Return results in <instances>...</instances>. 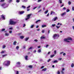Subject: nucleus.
Instances as JSON below:
<instances>
[{"instance_id": "nucleus-8", "label": "nucleus", "mask_w": 74, "mask_h": 74, "mask_svg": "<svg viewBox=\"0 0 74 74\" xmlns=\"http://www.w3.org/2000/svg\"><path fill=\"white\" fill-rule=\"evenodd\" d=\"M57 19H58V17H56L52 19V21L53 22H54V21H56Z\"/></svg>"}, {"instance_id": "nucleus-55", "label": "nucleus", "mask_w": 74, "mask_h": 74, "mask_svg": "<svg viewBox=\"0 0 74 74\" xmlns=\"http://www.w3.org/2000/svg\"><path fill=\"white\" fill-rule=\"evenodd\" d=\"M51 60L50 59H49L48 61H47V62H50V61H51Z\"/></svg>"}, {"instance_id": "nucleus-1", "label": "nucleus", "mask_w": 74, "mask_h": 74, "mask_svg": "<svg viewBox=\"0 0 74 74\" xmlns=\"http://www.w3.org/2000/svg\"><path fill=\"white\" fill-rule=\"evenodd\" d=\"M73 41V40L71 38L69 37L67 38H65L64 39V41L65 42H70Z\"/></svg>"}, {"instance_id": "nucleus-12", "label": "nucleus", "mask_w": 74, "mask_h": 74, "mask_svg": "<svg viewBox=\"0 0 74 74\" xmlns=\"http://www.w3.org/2000/svg\"><path fill=\"white\" fill-rule=\"evenodd\" d=\"M34 24L31 25V26H30V29H33V28H34Z\"/></svg>"}, {"instance_id": "nucleus-58", "label": "nucleus", "mask_w": 74, "mask_h": 74, "mask_svg": "<svg viewBox=\"0 0 74 74\" xmlns=\"http://www.w3.org/2000/svg\"><path fill=\"white\" fill-rule=\"evenodd\" d=\"M4 1V0H1L0 1V2H3Z\"/></svg>"}, {"instance_id": "nucleus-35", "label": "nucleus", "mask_w": 74, "mask_h": 74, "mask_svg": "<svg viewBox=\"0 0 74 74\" xmlns=\"http://www.w3.org/2000/svg\"><path fill=\"white\" fill-rule=\"evenodd\" d=\"M71 66V67H72V68L74 66V64L73 63L72 64Z\"/></svg>"}, {"instance_id": "nucleus-7", "label": "nucleus", "mask_w": 74, "mask_h": 74, "mask_svg": "<svg viewBox=\"0 0 74 74\" xmlns=\"http://www.w3.org/2000/svg\"><path fill=\"white\" fill-rule=\"evenodd\" d=\"M16 64V65L18 67H19V66L21 65V63H20L19 62H17Z\"/></svg>"}, {"instance_id": "nucleus-18", "label": "nucleus", "mask_w": 74, "mask_h": 74, "mask_svg": "<svg viewBox=\"0 0 74 74\" xmlns=\"http://www.w3.org/2000/svg\"><path fill=\"white\" fill-rule=\"evenodd\" d=\"M58 60H55L52 63H58Z\"/></svg>"}, {"instance_id": "nucleus-5", "label": "nucleus", "mask_w": 74, "mask_h": 74, "mask_svg": "<svg viewBox=\"0 0 74 74\" xmlns=\"http://www.w3.org/2000/svg\"><path fill=\"white\" fill-rule=\"evenodd\" d=\"M58 37L59 35H58V34H55L53 35V38L54 39H56V38H58Z\"/></svg>"}, {"instance_id": "nucleus-47", "label": "nucleus", "mask_w": 74, "mask_h": 74, "mask_svg": "<svg viewBox=\"0 0 74 74\" xmlns=\"http://www.w3.org/2000/svg\"><path fill=\"white\" fill-rule=\"evenodd\" d=\"M29 68H30V69H32V66L29 65Z\"/></svg>"}, {"instance_id": "nucleus-23", "label": "nucleus", "mask_w": 74, "mask_h": 74, "mask_svg": "<svg viewBox=\"0 0 74 74\" xmlns=\"http://www.w3.org/2000/svg\"><path fill=\"white\" fill-rule=\"evenodd\" d=\"M12 29H13V28H12V27H11L9 29V30L10 31V30H12Z\"/></svg>"}, {"instance_id": "nucleus-48", "label": "nucleus", "mask_w": 74, "mask_h": 74, "mask_svg": "<svg viewBox=\"0 0 74 74\" xmlns=\"http://www.w3.org/2000/svg\"><path fill=\"white\" fill-rule=\"evenodd\" d=\"M30 8V5L28 6L27 8V9H28V8Z\"/></svg>"}, {"instance_id": "nucleus-26", "label": "nucleus", "mask_w": 74, "mask_h": 74, "mask_svg": "<svg viewBox=\"0 0 74 74\" xmlns=\"http://www.w3.org/2000/svg\"><path fill=\"white\" fill-rule=\"evenodd\" d=\"M41 52V49H38V53H40Z\"/></svg>"}, {"instance_id": "nucleus-15", "label": "nucleus", "mask_w": 74, "mask_h": 74, "mask_svg": "<svg viewBox=\"0 0 74 74\" xmlns=\"http://www.w3.org/2000/svg\"><path fill=\"white\" fill-rule=\"evenodd\" d=\"M28 58V56H25V60H28V58Z\"/></svg>"}, {"instance_id": "nucleus-61", "label": "nucleus", "mask_w": 74, "mask_h": 74, "mask_svg": "<svg viewBox=\"0 0 74 74\" xmlns=\"http://www.w3.org/2000/svg\"><path fill=\"white\" fill-rule=\"evenodd\" d=\"M40 48H41V46H39L38 47V49Z\"/></svg>"}, {"instance_id": "nucleus-3", "label": "nucleus", "mask_w": 74, "mask_h": 74, "mask_svg": "<svg viewBox=\"0 0 74 74\" xmlns=\"http://www.w3.org/2000/svg\"><path fill=\"white\" fill-rule=\"evenodd\" d=\"M1 6L4 8H5L8 7V5L5 4V3H3L1 5Z\"/></svg>"}, {"instance_id": "nucleus-62", "label": "nucleus", "mask_w": 74, "mask_h": 74, "mask_svg": "<svg viewBox=\"0 0 74 74\" xmlns=\"http://www.w3.org/2000/svg\"><path fill=\"white\" fill-rule=\"evenodd\" d=\"M37 8V7H35L33 9V10H35V8Z\"/></svg>"}, {"instance_id": "nucleus-37", "label": "nucleus", "mask_w": 74, "mask_h": 74, "mask_svg": "<svg viewBox=\"0 0 74 74\" xmlns=\"http://www.w3.org/2000/svg\"><path fill=\"white\" fill-rule=\"evenodd\" d=\"M48 10H47L46 11H45V14H47V13H48Z\"/></svg>"}, {"instance_id": "nucleus-36", "label": "nucleus", "mask_w": 74, "mask_h": 74, "mask_svg": "<svg viewBox=\"0 0 74 74\" xmlns=\"http://www.w3.org/2000/svg\"><path fill=\"white\" fill-rule=\"evenodd\" d=\"M55 56L54 54H53V55H51L50 56L51 58H53V57H54Z\"/></svg>"}, {"instance_id": "nucleus-33", "label": "nucleus", "mask_w": 74, "mask_h": 74, "mask_svg": "<svg viewBox=\"0 0 74 74\" xmlns=\"http://www.w3.org/2000/svg\"><path fill=\"white\" fill-rule=\"evenodd\" d=\"M29 37L26 38L25 39V41H27L28 40V39H29Z\"/></svg>"}, {"instance_id": "nucleus-42", "label": "nucleus", "mask_w": 74, "mask_h": 74, "mask_svg": "<svg viewBox=\"0 0 74 74\" xmlns=\"http://www.w3.org/2000/svg\"><path fill=\"white\" fill-rule=\"evenodd\" d=\"M52 27H55V26H56V24H52Z\"/></svg>"}, {"instance_id": "nucleus-53", "label": "nucleus", "mask_w": 74, "mask_h": 74, "mask_svg": "<svg viewBox=\"0 0 74 74\" xmlns=\"http://www.w3.org/2000/svg\"><path fill=\"white\" fill-rule=\"evenodd\" d=\"M34 41H35V42H38V40L37 39H35L34 40Z\"/></svg>"}, {"instance_id": "nucleus-16", "label": "nucleus", "mask_w": 74, "mask_h": 74, "mask_svg": "<svg viewBox=\"0 0 74 74\" xmlns=\"http://www.w3.org/2000/svg\"><path fill=\"white\" fill-rule=\"evenodd\" d=\"M52 14H55V12H54L52 11L51 12L50 14H51V15H52Z\"/></svg>"}, {"instance_id": "nucleus-45", "label": "nucleus", "mask_w": 74, "mask_h": 74, "mask_svg": "<svg viewBox=\"0 0 74 74\" xmlns=\"http://www.w3.org/2000/svg\"><path fill=\"white\" fill-rule=\"evenodd\" d=\"M42 1V0H38L37 1L38 3H39V2H41Z\"/></svg>"}, {"instance_id": "nucleus-4", "label": "nucleus", "mask_w": 74, "mask_h": 74, "mask_svg": "<svg viewBox=\"0 0 74 74\" xmlns=\"http://www.w3.org/2000/svg\"><path fill=\"white\" fill-rule=\"evenodd\" d=\"M16 23V22H14L11 20H10V25H15Z\"/></svg>"}, {"instance_id": "nucleus-44", "label": "nucleus", "mask_w": 74, "mask_h": 74, "mask_svg": "<svg viewBox=\"0 0 74 74\" xmlns=\"http://www.w3.org/2000/svg\"><path fill=\"white\" fill-rule=\"evenodd\" d=\"M64 53V52L62 51V52H60V55H62V53Z\"/></svg>"}, {"instance_id": "nucleus-22", "label": "nucleus", "mask_w": 74, "mask_h": 74, "mask_svg": "<svg viewBox=\"0 0 74 74\" xmlns=\"http://www.w3.org/2000/svg\"><path fill=\"white\" fill-rule=\"evenodd\" d=\"M19 46H17L16 47V49L17 50H18V49H19Z\"/></svg>"}, {"instance_id": "nucleus-39", "label": "nucleus", "mask_w": 74, "mask_h": 74, "mask_svg": "<svg viewBox=\"0 0 74 74\" xmlns=\"http://www.w3.org/2000/svg\"><path fill=\"white\" fill-rule=\"evenodd\" d=\"M56 50H55L54 51V53L55 55H56Z\"/></svg>"}, {"instance_id": "nucleus-52", "label": "nucleus", "mask_w": 74, "mask_h": 74, "mask_svg": "<svg viewBox=\"0 0 74 74\" xmlns=\"http://www.w3.org/2000/svg\"><path fill=\"white\" fill-rule=\"evenodd\" d=\"M56 27L57 29H58L59 27H60V26H58L56 25Z\"/></svg>"}, {"instance_id": "nucleus-43", "label": "nucleus", "mask_w": 74, "mask_h": 74, "mask_svg": "<svg viewBox=\"0 0 74 74\" xmlns=\"http://www.w3.org/2000/svg\"><path fill=\"white\" fill-rule=\"evenodd\" d=\"M45 32V30H42V33H44Z\"/></svg>"}, {"instance_id": "nucleus-63", "label": "nucleus", "mask_w": 74, "mask_h": 74, "mask_svg": "<svg viewBox=\"0 0 74 74\" xmlns=\"http://www.w3.org/2000/svg\"><path fill=\"white\" fill-rule=\"evenodd\" d=\"M63 56H65L66 55V53H64L63 54Z\"/></svg>"}, {"instance_id": "nucleus-6", "label": "nucleus", "mask_w": 74, "mask_h": 74, "mask_svg": "<svg viewBox=\"0 0 74 74\" xmlns=\"http://www.w3.org/2000/svg\"><path fill=\"white\" fill-rule=\"evenodd\" d=\"M31 15H32V14L28 15L27 16V18H25L26 21L29 20V19H30V16H31Z\"/></svg>"}, {"instance_id": "nucleus-2", "label": "nucleus", "mask_w": 74, "mask_h": 74, "mask_svg": "<svg viewBox=\"0 0 74 74\" xmlns=\"http://www.w3.org/2000/svg\"><path fill=\"white\" fill-rule=\"evenodd\" d=\"M3 64L6 66H8L10 64V61L8 60L4 62Z\"/></svg>"}, {"instance_id": "nucleus-10", "label": "nucleus", "mask_w": 74, "mask_h": 74, "mask_svg": "<svg viewBox=\"0 0 74 74\" xmlns=\"http://www.w3.org/2000/svg\"><path fill=\"white\" fill-rule=\"evenodd\" d=\"M66 12H64V13H62L61 14V16H64V15H66Z\"/></svg>"}, {"instance_id": "nucleus-46", "label": "nucleus", "mask_w": 74, "mask_h": 74, "mask_svg": "<svg viewBox=\"0 0 74 74\" xmlns=\"http://www.w3.org/2000/svg\"><path fill=\"white\" fill-rule=\"evenodd\" d=\"M23 49H25V48H26V46H23Z\"/></svg>"}, {"instance_id": "nucleus-40", "label": "nucleus", "mask_w": 74, "mask_h": 74, "mask_svg": "<svg viewBox=\"0 0 74 74\" xmlns=\"http://www.w3.org/2000/svg\"><path fill=\"white\" fill-rule=\"evenodd\" d=\"M70 11V10L69 9H67L66 10V12H69Z\"/></svg>"}, {"instance_id": "nucleus-64", "label": "nucleus", "mask_w": 74, "mask_h": 74, "mask_svg": "<svg viewBox=\"0 0 74 74\" xmlns=\"http://www.w3.org/2000/svg\"><path fill=\"white\" fill-rule=\"evenodd\" d=\"M61 72H62V74H64V72H63V71H62Z\"/></svg>"}, {"instance_id": "nucleus-25", "label": "nucleus", "mask_w": 74, "mask_h": 74, "mask_svg": "<svg viewBox=\"0 0 74 74\" xmlns=\"http://www.w3.org/2000/svg\"><path fill=\"white\" fill-rule=\"evenodd\" d=\"M42 27H47V25H43L42 26Z\"/></svg>"}, {"instance_id": "nucleus-32", "label": "nucleus", "mask_w": 74, "mask_h": 74, "mask_svg": "<svg viewBox=\"0 0 74 74\" xmlns=\"http://www.w3.org/2000/svg\"><path fill=\"white\" fill-rule=\"evenodd\" d=\"M20 38L21 39H22L23 38H24V36H20Z\"/></svg>"}, {"instance_id": "nucleus-51", "label": "nucleus", "mask_w": 74, "mask_h": 74, "mask_svg": "<svg viewBox=\"0 0 74 74\" xmlns=\"http://www.w3.org/2000/svg\"><path fill=\"white\" fill-rule=\"evenodd\" d=\"M19 1H19V0H17L16 1V2L17 3H19Z\"/></svg>"}, {"instance_id": "nucleus-28", "label": "nucleus", "mask_w": 74, "mask_h": 74, "mask_svg": "<svg viewBox=\"0 0 74 74\" xmlns=\"http://www.w3.org/2000/svg\"><path fill=\"white\" fill-rule=\"evenodd\" d=\"M46 70H47V69L46 68H45V69L42 70V71H45Z\"/></svg>"}, {"instance_id": "nucleus-50", "label": "nucleus", "mask_w": 74, "mask_h": 74, "mask_svg": "<svg viewBox=\"0 0 74 74\" xmlns=\"http://www.w3.org/2000/svg\"><path fill=\"white\" fill-rule=\"evenodd\" d=\"M68 4H69V5H70V4H71V2L70 1H69L68 2Z\"/></svg>"}, {"instance_id": "nucleus-30", "label": "nucleus", "mask_w": 74, "mask_h": 74, "mask_svg": "<svg viewBox=\"0 0 74 74\" xmlns=\"http://www.w3.org/2000/svg\"><path fill=\"white\" fill-rule=\"evenodd\" d=\"M12 0H8V3H10L11 2H12Z\"/></svg>"}, {"instance_id": "nucleus-9", "label": "nucleus", "mask_w": 74, "mask_h": 74, "mask_svg": "<svg viewBox=\"0 0 74 74\" xmlns=\"http://www.w3.org/2000/svg\"><path fill=\"white\" fill-rule=\"evenodd\" d=\"M1 16L3 20H5V15H2Z\"/></svg>"}, {"instance_id": "nucleus-41", "label": "nucleus", "mask_w": 74, "mask_h": 74, "mask_svg": "<svg viewBox=\"0 0 74 74\" xmlns=\"http://www.w3.org/2000/svg\"><path fill=\"white\" fill-rule=\"evenodd\" d=\"M7 54H5V55H3L2 56V57H3V58H4V57H5V56H7Z\"/></svg>"}, {"instance_id": "nucleus-38", "label": "nucleus", "mask_w": 74, "mask_h": 74, "mask_svg": "<svg viewBox=\"0 0 74 74\" xmlns=\"http://www.w3.org/2000/svg\"><path fill=\"white\" fill-rule=\"evenodd\" d=\"M2 48L3 49L5 48V45H3L2 46Z\"/></svg>"}, {"instance_id": "nucleus-13", "label": "nucleus", "mask_w": 74, "mask_h": 74, "mask_svg": "<svg viewBox=\"0 0 74 74\" xmlns=\"http://www.w3.org/2000/svg\"><path fill=\"white\" fill-rule=\"evenodd\" d=\"M25 12L24 11H20L19 12V14H23Z\"/></svg>"}, {"instance_id": "nucleus-31", "label": "nucleus", "mask_w": 74, "mask_h": 74, "mask_svg": "<svg viewBox=\"0 0 74 74\" xmlns=\"http://www.w3.org/2000/svg\"><path fill=\"white\" fill-rule=\"evenodd\" d=\"M33 49V47H30L28 49V51L29 50H30V49Z\"/></svg>"}, {"instance_id": "nucleus-14", "label": "nucleus", "mask_w": 74, "mask_h": 74, "mask_svg": "<svg viewBox=\"0 0 74 74\" xmlns=\"http://www.w3.org/2000/svg\"><path fill=\"white\" fill-rule=\"evenodd\" d=\"M16 43H17L16 41H14L13 42V45H16Z\"/></svg>"}, {"instance_id": "nucleus-20", "label": "nucleus", "mask_w": 74, "mask_h": 74, "mask_svg": "<svg viewBox=\"0 0 74 74\" xmlns=\"http://www.w3.org/2000/svg\"><path fill=\"white\" fill-rule=\"evenodd\" d=\"M59 1V2L60 4H62V0H58Z\"/></svg>"}, {"instance_id": "nucleus-54", "label": "nucleus", "mask_w": 74, "mask_h": 74, "mask_svg": "<svg viewBox=\"0 0 74 74\" xmlns=\"http://www.w3.org/2000/svg\"><path fill=\"white\" fill-rule=\"evenodd\" d=\"M12 31H10L9 32V33H10V34L12 33Z\"/></svg>"}, {"instance_id": "nucleus-49", "label": "nucleus", "mask_w": 74, "mask_h": 74, "mask_svg": "<svg viewBox=\"0 0 74 74\" xmlns=\"http://www.w3.org/2000/svg\"><path fill=\"white\" fill-rule=\"evenodd\" d=\"M48 47H49V45H47L46 46V47L47 48H48Z\"/></svg>"}, {"instance_id": "nucleus-21", "label": "nucleus", "mask_w": 74, "mask_h": 74, "mask_svg": "<svg viewBox=\"0 0 74 74\" xmlns=\"http://www.w3.org/2000/svg\"><path fill=\"white\" fill-rule=\"evenodd\" d=\"M5 51L4 50V51H1V53L3 54V53H5Z\"/></svg>"}, {"instance_id": "nucleus-29", "label": "nucleus", "mask_w": 74, "mask_h": 74, "mask_svg": "<svg viewBox=\"0 0 74 74\" xmlns=\"http://www.w3.org/2000/svg\"><path fill=\"white\" fill-rule=\"evenodd\" d=\"M45 38L44 37L41 36L40 37V39H45Z\"/></svg>"}, {"instance_id": "nucleus-57", "label": "nucleus", "mask_w": 74, "mask_h": 74, "mask_svg": "<svg viewBox=\"0 0 74 74\" xmlns=\"http://www.w3.org/2000/svg\"><path fill=\"white\" fill-rule=\"evenodd\" d=\"M41 11V9L39 10V11H38V13L40 12Z\"/></svg>"}, {"instance_id": "nucleus-27", "label": "nucleus", "mask_w": 74, "mask_h": 74, "mask_svg": "<svg viewBox=\"0 0 74 74\" xmlns=\"http://www.w3.org/2000/svg\"><path fill=\"white\" fill-rule=\"evenodd\" d=\"M41 21V20H37V21H36V23H37V22H40Z\"/></svg>"}, {"instance_id": "nucleus-17", "label": "nucleus", "mask_w": 74, "mask_h": 74, "mask_svg": "<svg viewBox=\"0 0 74 74\" xmlns=\"http://www.w3.org/2000/svg\"><path fill=\"white\" fill-rule=\"evenodd\" d=\"M5 30V29H1L0 30V32H4V30Z\"/></svg>"}, {"instance_id": "nucleus-59", "label": "nucleus", "mask_w": 74, "mask_h": 74, "mask_svg": "<svg viewBox=\"0 0 74 74\" xmlns=\"http://www.w3.org/2000/svg\"><path fill=\"white\" fill-rule=\"evenodd\" d=\"M72 10L73 11H74V7H73L72 8Z\"/></svg>"}, {"instance_id": "nucleus-19", "label": "nucleus", "mask_w": 74, "mask_h": 74, "mask_svg": "<svg viewBox=\"0 0 74 74\" xmlns=\"http://www.w3.org/2000/svg\"><path fill=\"white\" fill-rule=\"evenodd\" d=\"M22 2H23L24 3L27 2V0H22Z\"/></svg>"}, {"instance_id": "nucleus-56", "label": "nucleus", "mask_w": 74, "mask_h": 74, "mask_svg": "<svg viewBox=\"0 0 74 74\" xmlns=\"http://www.w3.org/2000/svg\"><path fill=\"white\" fill-rule=\"evenodd\" d=\"M41 8V5H40L39 6H38L37 9H39V8Z\"/></svg>"}, {"instance_id": "nucleus-11", "label": "nucleus", "mask_w": 74, "mask_h": 74, "mask_svg": "<svg viewBox=\"0 0 74 74\" xmlns=\"http://www.w3.org/2000/svg\"><path fill=\"white\" fill-rule=\"evenodd\" d=\"M5 36H10V34L6 32L5 34Z\"/></svg>"}, {"instance_id": "nucleus-60", "label": "nucleus", "mask_w": 74, "mask_h": 74, "mask_svg": "<svg viewBox=\"0 0 74 74\" xmlns=\"http://www.w3.org/2000/svg\"><path fill=\"white\" fill-rule=\"evenodd\" d=\"M63 6H64V4H62V5H61L60 7H63Z\"/></svg>"}, {"instance_id": "nucleus-34", "label": "nucleus", "mask_w": 74, "mask_h": 74, "mask_svg": "<svg viewBox=\"0 0 74 74\" xmlns=\"http://www.w3.org/2000/svg\"><path fill=\"white\" fill-rule=\"evenodd\" d=\"M57 74H60V71H57Z\"/></svg>"}, {"instance_id": "nucleus-24", "label": "nucleus", "mask_w": 74, "mask_h": 74, "mask_svg": "<svg viewBox=\"0 0 74 74\" xmlns=\"http://www.w3.org/2000/svg\"><path fill=\"white\" fill-rule=\"evenodd\" d=\"M22 8H23L24 9H25V8H26V7L24 5H22Z\"/></svg>"}]
</instances>
